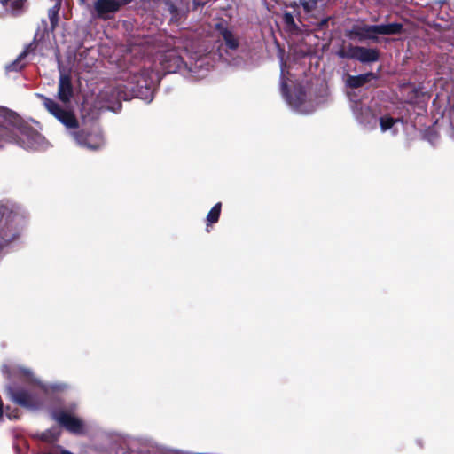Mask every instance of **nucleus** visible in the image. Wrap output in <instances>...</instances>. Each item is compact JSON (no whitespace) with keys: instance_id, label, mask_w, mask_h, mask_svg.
Segmentation results:
<instances>
[{"instance_id":"obj_26","label":"nucleus","mask_w":454,"mask_h":454,"mask_svg":"<svg viewBox=\"0 0 454 454\" xmlns=\"http://www.w3.org/2000/svg\"><path fill=\"white\" fill-rule=\"evenodd\" d=\"M169 10H170V12H171L172 13L176 11V9H175V7H174V6H170Z\"/></svg>"},{"instance_id":"obj_18","label":"nucleus","mask_w":454,"mask_h":454,"mask_svg":"<svg viewBox=\"0 0 454 454\" xmlns=\"http://www.w3.org/2000/svg\"><path fill=\"white\" fill-rule=\"evenodd\" d=\"M27 56V51H23L19 55V57L10 65L6 67L7 71H19L21 70L25 64L23 63L24 58Z\"/></svg>"},{"instance_id":"obj_8","label":"nucleus","mask_w":454,"mask_h":454,"mask_svg":"<svg viewBox=\"0 0 454 454\" xmlns=\"http://www.w3.org/2000/svg\"><path fill=\"white\" fill-rule=\"evenodd\" d=\"M26 225L27 219L21 214L13 213L9 217L4 228L0 231V254L20 239Z\"/></svg>"},{"instance_id":"obj_23","label":"nucleus","mask_w":454,"mask_h":454,"mask_svg":"<svg viewBox=\"0 0 454 454\" xmlns=\"http://www.w3.org/2000/svg\"><path fill=\"white\" fill-rule=\"evenodd\" d=\"M286 20L288 21V20H292L293 18L291 16V14H286Z\"/></svg>"},{"instance_id":"obj_19","label":"nucleus","mask_w":454,"mask_h":454,"mask_svg":"<svg viewBox=\"0 0 454 454\" xmlns=\"http://www.w3.org/2000/svg\"><path fill=\"white\" fill-rule=\"evenodd\" d=\"M221 212V203H216L207 215L208 223H215L218 221Z\"/></svg>"},{"instance_id":"obj_6","label":"nucleus","mask_w":454,"mask_h":454,"mask_svg":"<svg viewBox=\"0 0 454 454\" xmlns=\"http://www.w3.org/2000/svg\"><path fill=\"white\" fill-rule=\"evenodd\" d=\"M352 110L356 121L364 128L372 129L376 127L378 118L370 108L364 106L361 103L356 102L352 106ZM379 122L382 132L389 130L393 135H395L403 129V122L399 118L394 119L388 115H385L379 119Z\"/></svg>"},{"instance_id":"obj_12","label":"nucleus","mask_w":454,"mask_h":454,"mask_svg":"<svg viewBox=\"0 0 454 454\" xmlns=\"http://www.w3.org/2000/svg\"><path fill=\"white\" fill-rule=\"evenodd\" d=\"M126 3L127 0H96L93 8L98 18L106 20Z\"/></svg>"},{"instance_id":"obj_7","label":"nucleus","mask_w":454,"mask_h":454,"mask_svg":"<svg viewBox=\"0 0 454 454\" xmlns=\"http://www.w3.org/2000/svg\"><path fill=\"white\" fill-rule=\"evenodd\" d=\"M402 28L403 25L396 22L380 25L357 23L351 27L348 35L350 38L359 41L372 40L377 42L380 35H397L401 33Z\"/></svg>"},{"instance_id":"obj_14","label":"nucleus","mask_w":454,"mask_h":454,"mask_svg":"<svg viewBox=\"0 0 454 454\" xmlns=\"http://www.w3.org/2000/svg\"><path fill=\"white\" fill-rule=\"evenodd\" d=\"M374 78L375 75L372 73H367L353 76L350 75L347 80V84L351 88H358Z\"/></svg>"},{"instance_id":"obj_3","label":"nucleus","mask_w":454,"mask_h":454,"mask_svg":"<svg viewBox=\"0 0 454 454\" xmlns=\"http://www.w3.org/2000/svg\"><path fill=\"white\" fill-rule=\"evenodd\" d=\"M0 128L4 130L6 139L1 143H14L27 150H43L49 146L48 141L33 126L22 120L15 113L0 107Z\"/></svg>"},{"instance_id":"obj_21","label":"nucleus","mask_w":454,"mask_h":454,"mask_svg":"<svg viewBox=\"0 0 454 454\" xmlns=\"http://www.w3.org/2000/svg\"><path fill=\"white\" fill-rule=\"evenodd\" d=\"M10 0H0V4H2V6L6 9L7 5H8V3H9Z\"/></svg>"},{"instance_id":"obj_24","label":"nucleus","mask_w":454,"mask_h":454,"mask_svg":"<svg viewBox=\"0 0 454 454\" xmlns=\"http://www.w3.org/2000/svg\"><path fill=\"white\" fill-rule=\"evenodd\" d=\"M79 3L81 4H85L87 3V0H79Z\"/></svg>"},{"instance_id":"obj_15","label":"nucleus","mask_w":454,"mask_h":454,"mask_svg":"<svg viewBox=\"0 0 454 454\" xmlns=\"http://www.w3.org/2000/svg\"><path fill=\"white\" fill-rule=\"evenodd\" d=\"M301 6L308 12H315L322 9L324 4L323 0H299Z\"/></svg>"},{"instance_id":"obj_2","label":"nucleus","mask_w":454,"mask_h":454,"mask_svg":"<svg viewBox=\"0 0 454 454\" xmlns=\"http://www.w3.org/2000/svg\"><path fill=\"white\" fill-rule=\"evenodd\" d=\"M155 62L159 63L160 69H144L139 73H132L128 78L127 84L123 85L125 90L118 91L117 98L128 100L136 97L150 102L153 99V88L160 82L161 74L176 73L183 67H187L176 46L159 52Z\"/></svg>"},{"instance_id":"obj_5","label":"nucleus","mask_w":454,"mask_h":454,"mask_svg":"<svg viewBox=\"0 0 454 454\" xmlns=\"http://www.w3.org/2000/svg\"><path fill=\"white\" fill-rule=\"evenodd\" d=\"M280 84L282 94L288 106L300 114H309L316 109L317 104L308 98L307 94L301 85H296L289 78V71L286 65L281 63Z\"/></svg>"},{"instance_id":"obj_22","label":"nucleus","mask_w":454,"mask_h":454,"mask_svg":"<svg viewBox=\"0 0 454 454\" xmlns=\"http://www.w3.org/2000/svg\"><path fill=\"white\" fill-rule=\"evenodd\" d=\"M60 454H74V453H72L71 451H69L67 450L60 449Z\"/></svg>"},{"instance_id":"obj_25","label":"nucleus","mask_w":454,"mask_h":454,"mask_svg":"<svg viewBox=\"0 0 454 454\" xmlns=\"http://www.w3.org/2000/svg\"><path fill=\"white\" fill-rule=\"evenodd\" d=\"M195 4H203L204 3H203V2H200V0H195Z\"/></svg>"},{"instance_id":"obj_16","label":"nucleus","mask_w":454,"mask_h":454,"mask_svg":"<svg viewBox=\"0 0 454 454\" xmlns=\"http://www.w3.org/2000/svg\"><path fill=\"white\" fill-rule=\"evenodd\" d=\"M60 9V2H56L53 7L49 9L48 11V17L51 22V27L52 29L56 27L58 25V17H59V11Z\"/></svg>"},{"instance_id":"obj_1","label":"nucleus","mask_w":454,"mask_h":454,"mask_svg":"<svg viewBox=\"0 0 454 454\" xmlns=\"http://www.w3.org/2000/svg\"><path fill=\"white\" fill-rule=\"evenodd\" d=\"M2 372L9 380L6 391L10 399L29 409L42 403L40 393L59 392L67 387L64 383H43L31 369L20 364H4Z\"/></svg>"},{"instance_id":"obj_27","label":"nucleus","mask_w":454,"mask_h":454,"mask_svg":"<svg viewBox=\"0 0 454 454\" xmlns=\"http://www.w3.org/2000/svg\"><path fill=\"white\" fill-rule=\"evenodd\" d=\"M57 2H60V0H56Z\"/></svg>"},{"instance_id":"obj_11","label":"nucleus","mask_w":454,"mask_h":454,"mask_svg":"<svg viewBox=\"0 0 454 454\" xmlns=\"http://www.w3.org/2000/svg\"><path fill=\"white\" fill-rule=\"evenodd\" d=\"M73 98V86L71 82V77L69 74L63 73L60 70V75L59 80L58 86V98L61 102V108L69 110L67 107V104L70 102Z\"/></svg>"},{"instance_id":"obj_4","label":"nucleus","mask_w":454,"mask_h":454,"mask_svg":"<svg viewBox=\"0 0 454 454\" xmlns=\"http://www.w3.org/2000/svg\"><path fill=\"white\" fill-rule=\"evenodd\" d=\"M36 97L41 98L45 109L64 125L67 133L78 145L90 150H98L104 146L105 139L98 128H94L90 133L80 131L79 121L73 111L61 108L55 100L42 94H36Z\"/></svg>"},{"instance_id":"obj_17","label":"nucleus","mask_w":454,"mask_h":454,"mask_svg":"<svg viewBox=\"0 0 454 454\" xmlns=\"http://www.w3.org/2000/svg\"><path fill=\"white\" fill-rule=\"evenodd\" d=\"M203 64H204V60L200 59L199 62H196L193 66L189 67L190 72L193 74L192 75L195 78L204 77L206 75L207 72L208 71V67H206L204 69H200V67H202Z\"/></svg>"},{"instance_id":"obj_9","label":"nucleus","mask_w":454,"mask_h":454,"mask_svg":"<svg viewBox=\"0 0 454 454\" xmlns=\"http://www.w3.org/2000/svg\"><path fill=\"white\" fill-rule=\"evenodd\" d=\"M76 404L59 409L52 412L53 419L68 432L74 434H84L87 432L85 423L74 415Z\"/></svg>"},{"instance_id":"obj_13","label":"nucleus","mask_w":454,"mask_h":454,"mask_svg":"<svg viewBox=\"0 0 454 454\" xmlns=\"http://www.w3.org/2000/svg\"><path fill=\"white\" fill-rule=\"evenodd\" d=\"M215 28L219 31L221 35L223 36L226 45L228 48L231 50H235L239 46L238 38L232 34L231 30H229L222 23H216Z\"/></svg>"},{"instance_id":"obj_20","label":"nucleus","mask_w":454,"mask_h":454,"mask_svg":"<svg viewBox=\"0 0 454 454\" xmlns=\"http://www.w3.org/2000/svg\"><path fill=\"white\" fill-rule=\"evenodd\" d=\"M9 2H11L10 6L7 5L5 10L17 14L23 9L26 0H10Z\"/></svg>"},{"instance_id":"obj_10","label":"nucleus","mask_w":454,"mask_h":454,"mask_svg":"<svg viewBox=\"0 0 454 454\" xmlns=\"http://www.w3.org/2000/svg\"><path fill=\"white\" fill-rule=\"evenodd\" d=\"M340 58L354 59L362 63L375 62L379 59V53L375 49L349 45L337 52Z\"/></svg>"}]
</instances>
